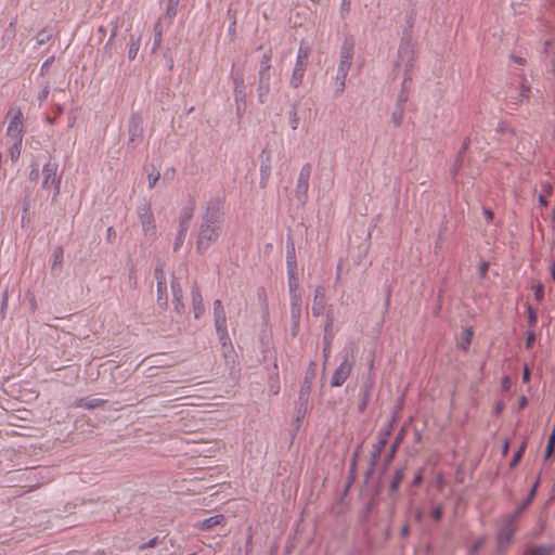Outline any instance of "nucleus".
Masks as SVG:
<instances>
[{
  "mask_svg": "<svg viewBox=\"0 0 555 555\" xmlns=\"http://www.w3.org/2000/svg\"><path fill=\"white\" fill-rule=\"evenodd\" d=\"M221 223L222 214L218 209L208 210L206 212L197 237V251H206L214 243L218 241Z\"/></svg>",
  "mask_w": 555,
  "mask_h": 555,
  "instance_id": "nucleus-1",
  "label": "nucleus"
},
{
  "mask_svg": "<svg viewBox=\"0 0 555 555\" xmlns=\"http://www.w3.org/2000/svg\"><path fill=\"white\" fill-rule=\"evenodd\" d=\"M353 48L354 44L351 40H345L339 52V63L337 67V76L336 79L338 82L337 92H341L345 88V80L348 75V72L351 67L352 57H353Z\"/></svg>",
  "mask_w": 555,
  "mask_h": 555,
  "instance_id": "nucleus-2",
  "label": "nucleus"
},
{
  "mask_svg": "<svg viewBox=\"0 0 555 555\" xmlns=\"http://www.w3.org/2000/svg\"><path fill=\"white\" fill-rule=\"evenodd\" d=\"M271 51H268L262 55L259 68V80H258V99L261 103H264L268 94L270 93L271 82Z\"/></svg>",
  "mask_w": 555,
  "mask_h": 555,
  "instance_id": "nucleus-3",
  "label": "nucleus"
},
{
  "mask_svg": "<svg viewBox=\"0 0 555 555\" xmlns=\"http://www.w3.org/2000/svg\"><path fill=\"white\" fill-rule=\"evenodd\" d=\"M311 49L308 46H300L297 52L296 63L289 79L292 88L297 89L301 86L310 56Z\"/></svg>",
  "mask_w": 555,
  "mask_h": 555,
  "instance_id": "nucleus-4",
  "label": "nucleus"
},
{
  "mask_svg": "<svg viewBox=\"0 0 555 555\" xmlns=\"http://www.w3.org/2000/svg\"><path fill=\"white\" fill-rule=\"evenodd\" d=\"M42 189L53 190V199H55L61 191V180L60 177H57V164L48 162L42 168Z\"/></svg>",
  "mask_w": 555,
  "mask_h": 555,
  "instance_id": "nucleus-5",
  "label": "nucleus"
},
{
  "mask_svg": "<svg viewBox=\"0 0 555 555\" xmlns=\"http://www.w3.org/2000/svg\"><path fill=\"white\" fill-rule=\"evenodd\" d=\"M7 135L9 137L10 141H23L24 122L23 113L20 108L11 109L9 112Z\"/></svg>",
  "mask_w": 555,
  "mask_h": 555,
  "instance_id": "nucleus-6",
  "label": "nucleus"
},
{
  "mask_svg": "<svg viewBox=\"0 0 555 555\" xmlns=\"http://www.w3.org/2000/svg\"><path fill=\"white\" fill-rule=\"evenodd\" d=\"M515 521L516 515L504 519L503 526L501 527L498 533V546L500 550L506 548L509 542L512 541L514 533L516 531Z\"/></svg>",
  "mask_w": 555,
  "mask_h": 555,
  "instance_id": "nucleus-7",
  "label": "nucleus"
},
{
  "mask_svg": "<svg viewBox=\"0 0 555 555\" xmlns=\"http://www.w3.org/2000/svg\"><path fill=\"white\" fill-rule=\"evenodd\" d=\"M351 370H352V362L349 359H345L338 365V367L335 370V372L332 376L331 385L333 387L341 386L349 377Z\"/></svg>",
  "mask_w": 555,
  "mask_h": 555,
  "instance_id": "nucleus-8",
  "label": "nucleus"
},
{
  "mask_svg": "<svg viewBox=\"0 0 555 555\" xmlns=\"http://www.w3.org/2000/svg\"><path fill=\"white\" fill-rule=\"evenodd\" d=\"M139 218H140V222H141L144 235H146V236L154 235L155 231H156V224H155V218H154L152 210L149 207H143L139 211Z\"/></svg>",
  "mask_w": 555,
  "mask_h": 555,
  "instance_id": "nucleus-9",
  "label": "nucleus"
},
{
  "mask_svg": "<svg viewBox=\"0 0 555 555\" xmlns=\"http://www.w3.org/2000/svg\"><path fill=\"white\" fill-rule=\"evenodd\" d=\"M310 166L305 165L298 176L297 179V185H296V193L301 194L304 197L307 196L308 190H309V178H310Z\"/></svg>",
  "mask_w": 555,
  "mask_h": 555,
  "instance_id": "nucleus-10",
  "label": "nucleus"
},
{
  "mask_svg": "<svg viewBox=\"0 0 555 555\" xmlns=\"http://www.w3.org/2000/svg\"><path fill=\"white\" fill-rule=\"evenodd\" d=\"M192 305L195 319H199L204 313V304L201 291L197 286L192 288Z\"/></svg>",
  "mask_w": 555,
  "mask_h": 555,
  "instance_id": "nucleus-11",
  "label": "nucleus"
},
{
  "mask_svg": "<svg viewBox=\"0 0 555 555\" xmlns=\"http://www.w3.org/2000/svg\"><path fill=\"white\" fill-rule=\"evenodd\" d=\"M224 516L221 515V514H218V515H214L209 518H206L204 520H201V521H197L194 527L197 529V530H209L218 525H221L224 522Z\"/></svg>",
  "mask_w": 555,
  "mask_h": 555,
  "instance_id": "nucleus-12",
  "label": "nucleus"
},
{
  "mask_svg": "<svg viewBox=\"0 0 555 555\" xmlns=\"http://www.w3.org/2000/svg\"><path fill=\"white\" fill-rule=\"evenodd\" d=\"M214 313H215V325L216 330H224V323H227L224 309L221 300L217 299L214 301Z\"/></svg>",
  "mask_w": 555,
  "mask_h": 555,
  "instance_id": "nucleus-13",
  "label": "nucleus"
},
{
  "mask_svg": "<svg viewBox=\"0 0 555 555\" xmlns=\"http://www.w3.org/2000/svg\"><path fill=\"white\" fill-rule=\"evenodd\" d=\"M287 268H288V285L291 293H294L298 287V279L296 276V260L295 257L287 256Z\"/></svg>",
  "mask_w": 555,
  "mask_h": 555,
  "instance_id": "nucleus-14",
  "label": "nucleus"
},
{
  "mask_svg": "<svg viewBox=\"0 0 555 555\" xmlns=\"http://www.w3.org/2000/svg\"><path fill=\"white\" fill-rule=\"evenodd\" d=\"M554 547L546 545H530L524 555H553Z\"/></svg>",
  "mask_w": 555,
  "mask_h": 555,
  "instance_id": "nucleus-15",
  "label": "nucleus"
},
{
  "mask_svg": "<svg viewBox=\"0 0 555 555\" xmlns=\"http://www.w3.org/2000/svg\"><path fill=\"white\" fill-rule=\"evenodd\" d=\"M192 217H193V209L188 208L184 211V215L181 219L180 231H179V241L183 240V237L185 235L186 228H188V222L191 220ZM180 244H181V242H177L175 248L177 249Z\"/></svg>",
  "mask_w": 555,
  "mask_h": 555,
  "instance_id": "nucleus-16",
  "label": "nucleus"
},
{
  "mask_svg": "<svg viewBox=\"0 0 555 555\" xmlns=\"http://www.w3.org/2000/svg\"><path fill=\"white\" fill-rule=\"evenodd\" d=\"M23 141H11L8 153L12 162H16L21 155Z\"/></svg>",
  "mask_w": 555,
  "mask_h": 555,
  "instance_id": "nucleus-17",
  "label": "nucleus"
},
{
  "mask_svg": "<svg viewBox=\"0 0 555 555\" xmlns=\"http://www.w3.org/2000/svg\"><path fill=\"white\" fill-rule=\"evenodd\" d=\"M171 289H172V295H173L175 309L177 311H180L183 308L182 291H181L180 286L175 283H172Z\"/></svg>",
  "mask_w": 555,
  "mask_h": 555,
  "instance_id": "nucleus-18",
  "label": "nucleus"
},
{
  "mask_svg": "<svg viewBox=\"0 0 555 555\" xmlns=\"http://www.w3.org/2000/svg\"><path fill=\"white\" fill-rule=\"evenodd\" d=\"M234 96L236 102H245L246 92L243 80H235Z\"/></svg>",
  "mask_w": 555,
  "mask_h": 555,
  "instance_id": "nucleus-19",
  "label": "nucleus"
},
{
  "mask_svg": "<svg viewBox=\"0 0 555 555\" xmlns=\"http://www.w3.org/2000/svg\"><path fill=\"white\" fill-rule=\"evenodd\" d=\"M271 175L270 164H262L260 166V186L266 188Z\"/></svg>",
  "mask_w": 555,
  "mask_h": 555,
  "instance_id": "nucleus-20",
  "label": "nucleus"
},
{
  "mask_svg": "<svg viewBox=\"0 0 555 555\" xmlns=\"http://www.w3.org/2000/svg\"><path fill=\"white\" fill-rule=\"evenodd\" d=\"M140 50V40L135 38H131L128 47V57L129 60H134Z\"/></svg>",
  "mask_w": 555,
  "mask_h": 555,
  "instance_id": "nucleus-21",
  "label": "nucleus"
},
{
  "mask_svg": "<svg viewBox=\"0 0 555 555\" xmlns=\"http://www.w3.org/2000/svg\"><path fill=\"white\" fill-rule=\"evenodd\" d=\"M63 262V249L61 247H57L53 251V259H52V267H61Z\"/></svg>",
  "mask_w": 555,
  "mask_h": 555,
  "instance_id": "nucleus-22",
  "label": "nucleus"
},
{
  "mask_svg": "<svg viewBox=\"0 0 555 555\" xmlns=\"http://www.w3.org/2000/svg\"><path fill=\"white\" fill-rule=\"evenodd\" d=\"M300 118L298 114L294 111L289 114L288 124L292 130H297L299 127Z\"/></svg>",
  "mask_w": 555,
  "mask_h": 555,
  "instance_id": "nucleus-23",
  "label": "nucleus"
},
{
  "mask_svg": "<svg viewBox=\"0 0 555 555\" xmlns=\"http://www.w3.org/2000/svg\"><path fill=\"white\" fill-rule=\"evenodd\" d=\"M141 133V129L139 127V124L138 122H132L129 127V134H130V140L131 141H134L135 137L140 135Z\"/></svg>",
  "mask_w": 555,
  "mask_h": 555,
  "instance_id": "nucleus-24",
  "label": "nucleus"
},
{
  "mask_svg": "<svg viewBox=\"0 0 555 555\" xmlns=\"http://www.w3.org/2000/svg\"><path fill=\"white\" fill-rule=\"evenodd\" d=\"M159 179H160L159 171H155V172L149 173V176H147L149 188L153 189L156 185V183L158 182Z\"/></svg>",
  "mask_w": 555,
  "mask_h": 555,
  "instance_id": "nucleus-25",
  "label": "nucleus"
},
{
  "mask_svg": "<svg viewBox=\"0 0 555 555\" xmlns=\"http://www.w3.org/2000/svg\"><path fill=\"white\" fill-rule=\"evenodd\" d=\"M104 403H105V400L94 398V399H91L88 402H86L85 406L88 409H94V408L103 405Z\"/></svg>",
  "mask_w": 555,
  "mask_h": 555,
  "instance_id": "nucleus-26",
  "label": "nucleus"
},
{
  "mask_svg": "<svg viewBox=\"0 0 555 555\" xmlns=\"http://www.w3.org/2000/svg\"><path fill=\"white\" fill-rule=\"evenodd\" d=\"M554 444H555V429L553 430V433L548 437V443H547V447H546V450H545L546 456H550L552 454L553 449H554Z\"/></svg>",
  "mask_w": 555,
  "mask_h": 555,
  "instance_id": "nucleus-27",
  "label": "nucleus"
},
{
  "mask_svg": "<svg viewBox=\"0 0 555 555\" xmlns=\"http://www.w3.org/2000/svg\"><path fill=\"white\" fill-rule=\"evenodd\" d=\"M216 331H217V334H218L219 339L222 343V345H225L227 341L229 340V335H228V331H227V323H224V330L223 331H221V330H216Z\"/></svg>",
  "mask_w": 555,
  "mask_h": 555,
  "instance_id": "nucleus-28",
  "label": "nucleus"
},
{
  "mask_svg": "<svg viewBox=\"0 0 555 555\" xmlns=\"http://www.w3.org/2000/svg\"><path fill=\"white\" fill-rule=\"evenodd\" d=\"M157 292H158V299H166V283L165 282H158L157 283Z\"/></svg>",
  "mask_w": 555,
  "mask_h": 555,
  "instance_id": "nucleus-29",
  "label": "nucleus"
},
{
  "mask_svg": "<svg viewBox=\"0 0 555 555\" xmlns=\"http://www.w3.org/2000/svg\"><path fill=\"white\" fill-rule=\"evenodd\" d=\"M49 39H50V35H49L47 31H40V33L37 35V43H38V44H43V43H46Z\"/></svg>",
  "mask_w": 555,
  "mask_h": 555,
  "instance_id": "nucleus-30",
  "label": "nucleus"
},
{
  "mask_svg": "<svg viewBox=\"0 0 555 555\" xmlns=\"http://www.w3.org/2000/svg\"><path fill=\"white\" fill-rule=\"evenodd\" d=\"M48 95H49V88L48 87H44L38 94V101H39V104L41 105L47 99H48Z\"/></svg>",
  "mask_w": 555,
  "mask_h": 555,
  "instance_id": "nucleus-31",
  "label": "nucleus"
},
{
  "mask_svg": "<svg viewBox=\"0 0 555 555\" xmlns=\"http://www.w3.org/2000/svg\"><path fill=\"white\" fill-rule=\"evenodd\" d=\"M541 186H542V193L541 194H545L546 196L552 195L553 186L548 182L541 183Z\"/></svg>",
  "mask_w": 555,
  "mask_h": 555,
  "instance_id": "nucleus-32",
  "label": "nucleus"
},
{
  "mask_svg": "<svg viewBox=\"0 0 555 555\" xmlns=\"http://www.w3.org/2000/svg\"><path fill=\"white\" fill-rule=\"evenodd\" d=\"M431 517L435 519V520H440V518L442 517V507L441 506H437L433 509L431 512Z\"/></svg>",
  "mask_w": 555,
  "mask_h": 555,
  "instance_id": "nucleus-33",
  "label": "nucleus"
},
{
  "mask_svg": "<svg viewBox=\"0 0 555 555\" xmlns=\"http://www.w3.org/2000/svg\"><path fill=\"white\" fill-rule=\"evenodd\" d=\"M38 176H39L38 165H33V168L29 172V179L31 181H36L38 179Z\"/></svg>",
  "mask_w": 555,
  "mask_h": 555,
  "instance_id": "nucleus-34",
  "label": "nucleus"
},
{
  "mask_svg": "<svg viewBox=\"0 0 555 555\" xmlns=\"http://www.w3.org/2000/svg\"><path fill=\"white\" fill-rule=\"evenodd\" d=\"M465 338H464V341H465V345L463 346L464 349L467 348V346L470 344V339H472V336H473V332L468 328L465 331Z\"/></svg>",
  "mask_w": 555,
  "mask_h": 555,
  "instance_id": "nucleus-35",
  "label": "nucleus"
},
{
  "mask_svg": "<svg viewBox=\"0 0 555 555\" xmlns=\"http://www.w3.org/2000/svg\"><path fill=\"white\" fill-rule=\"evenodd\" d=\"M488 269H489V264H488V262H481V263L479 264V272H480V275H481V276H485V275L487 274V272H488Z\"/></svg>",
  "mask_w": 555,
  "mask_h": 555,
  "instance_id": "nucleus-36",
  "label": "nucleus"
},
{
  "mask_svg": "<svg viewBox=\"0 0 555 555\" xmlns=\"http://www.w3.org/2000/svg\"><path fill=\"white\" fill-rule=\"evenodd\" d=\"M322 308H323V307H322V304H321V302H317V301H314V306L312 307V312H313V314H314V315L320 314V313H321V311H322Z\"/></svg>",
  "mask_w": 555,
  "mask_h": 555,
  "instance_id": "nucleus-37",
  "label": "nucleus"
},
{
  "mask_svg": "<svg viewBox=\"0 0 555 555\" xmlns=\"http://www.w3.org/2000/svg\"><path fill=\"white\" fill-rule=\"evenodd\" d=\"M547 196L545 194H540L539 197H538V201H539V204L542 206V207H546L548 205V202H547Z\"/></svg>",
  "mask_w": 555,
  "mask_h": 555,
  "instance_id": "nucleus-38",
  "label": "nucleus"
},
{
  "mask_svg": "<svg viewBox=\"0 0 555 555\" xmlns=\"http://www.w3.org/2000/svg\"><path fill=\"white\" fill-rule=\"evenodd\" d=\"M529 378H530V370L527 366H525L524 374H522L524 383H528Z\"/></svg>",
  "mask_w": 555,
  "mask_h": 555,
  "instance_id": "nucleus-39",
  "label": "nucleus"
},
{
  "mask_svg": "<svg viewBox=\"0 0 555 555\" xmlns=\"http://www.w3.org/2000/svg\"><path fill=\"white\" fill-rule=\"evenodd\" d=\"M485 543V539H480L479 541H477L474 546H473V550L472 552L475 553L477 552Z\"/></svg>",
  "mask_w": 555,
  "mask_h": 555,
  "instance_id": "nucleus-40",
  "label": "nucleus"
},
{
  "mask_svg": "<svg viewBox=\"0 0 555 555\" xmlns=\"http://www.w3.org/2000/svg\"><path fill=\"white\" fill-rule=\"evenodd\" d=\"M314 301L321 302L323 301V293L320 289L315 291Z\"/></svg>",
  "mask_w": 555,
  "mask_h": 555,
  "instance_id": "nucleus-41",
  "label": "nucleus"
},
{
  "mask_svg": "<svg viewBox=\"0 0 555 555\" xmlns=\"http://www.w3.org/2000/svg\"><path fill=\"white\" fill-rule=\"evenodd\" d=\"M156 541H157V539L154 538V539L150 540L147 543L143 544L141 546V548L153 547L156 545Z\"/></svg>",
  "mask_w": 555,
  "mask_h": 555,
  "instance_id": "nucleus-42",
  "label": "nucleus"
},
{
  "mask_svg": "<svg viewBox=\"0 0 555 555\" xmlns=\"http://www.w3.org/2000/svg\"><path fill=\"white\" fill-rule=\"evenodd\" d=\"M533 341H534V335L531 333V334H529V335H528V337H527L526 346H527L528 348H530V347H531V345L533 344Z\"/></svg>",
  "mask_w": 555,
  "mask_h": 555,
  "instance_id": "nucleus-43",
  "label": "nucleus"
},
{
  "mask_svg": "<svg viewBox=\"0 0 555 555\" xmlns=\"http://www.w3.org/2000/svg\"><path fill=\"white\" fill-rule=\"evenodd\" d=\"M483 214H485V216H486V218H487L488 220H492V218H493V214H492V211H491V210L486 209V210L483 211Z\"/></svg>",
  "mask_w": 555,
  "mask_h": 555,
  "instance_id": "nucleus-44",
  "label": "nucleus"
},
{
  "mask_svg": "<svg viewBox=\"0 0 555 555\" xmlns=\"http://www.w3.org/2000/svg\"><path fill=\"white\" fill-rule=\"evenodd\" d=\"M393 119L397 125H400L401 119H402V114L400 113L398 116H397V114H393Z\"/></svg>",
  "mask_w": 555,
  "mask_h": 555,
  "instance_id": "nucleus-45",
  "label": "nucleus"
},
{
  "mask_svg": "<svg viewBox=\"0 0 555 555\" xmlns=\"http://www.w3.org/2000/svg\"><path fill=\"white\" fill-rule=\"evenodd\" d=\"M421 481H422V475H421V474H418V475H416V476H415V478H414V483H415V485H418Z\"/></svg>",
  "mask_w": 555,
  "mask_h": 555,
  "instance_id": "nucleus-46",
  "label": "nucleus"
},
{
  "mask_svg": "<svg viewBox=\"0 0 555 555\" xmlns=\"http://www.w3.org/2000/svg\"><path fill=\"white\" fill-rule=\"evenodd\" d=\"M46 121H47V124L52 125V124H54L55 119L52 117H47Z\"/></svg>",
  "mask_w": 555,
  "mask_h": 555,
  "instance_id": "nucleus-47",
  "label": "nucleus"
},
{
  "mask_svg": "<svg viewBox=\"0 0 555 555\" xmlns=\"http://www.w3.org/2000/svg\"><path fill=\"white\" fill-rule=\"evenodd\" d=\"M408 533H409V528L406 526H404L402 528V535H408Z\"/></svg>",
  "mask_w": 555,
  "mask_h": 555,
  "instance_id": "nucleus-48",
  "label": "nucleus"
},
{
  "mask_svg": "<svg viewBox=\"0 0 555 555\" xmlns=\"http://www.w3.org/2000/svg\"><path fill=\"white\" fill-rule=\"evenodd\" d=\"M521 456V451H519L515 456H514V463L517 462Z\"/></svg>",
  "mask_w": 555,
  "mask_h": 555,
  "instance_id": "nucleus-49",
  "label": "nucleus"
},
{
  "mask_svg": "<svg viewBox=\"0 0 555 555\" xmlns=\"http://www.w3.org/2000/svg\"><path fill=\"white\" fill-rule=\"evenodd\" d=\"M495 411L496 413H501L502 411V405L501 404H498L496 408H495Z\"/></svg>",
  "mask_w": 555,
  "mask_h": 555,
  "instance_id": "nucleus-50",
  "label": "nucleus"
},
{
  "mask_svg": "<svg viewBox=\"0 0 555 555\" xmlns=\"http://www.w3.org/2000/svg\"><path fill=\"white\" fill-rule=\"evenodd\" d=\"M508 383H509L508 378H505V379H504V383H503L504 388H507V387H508Z\"/></svg>",
  "mask_w": 555,
  "mask_h": 555,
  "instance_id": "nucleus-51",
  "label": "nucleus"
},
{
  "mask_svg": "<svg viewBox=\"0 0 555 555\" xmlns=\"http://www.w3.org/2000/svg\"><path fill=\"white\" fill-rule=\"evenodd\" d=\"M397 446H398V440L396 441V443H395V444H393V447H392V450H393V451L396 450Z\"/></svg>",
  "mask_w": 555,
  "mask_h": 555,
  "instance_id": "nucleus-52",
  "label": "nucleus"
},
{
  "mask_svg": "<svg viewBox=\"0 0 555 555\" xmlns=\"http://www.w3.org/2000/svg\"><path fill=\"white\" fill-rule=\"evenodd\" d=\"M526 404V398H522L521 405Z\"/></svg>",
  "mask_w": 555,
  "mask_h": 555,
  "instance_id": "nucleus-53",
  "label": "nucleus"
},
{
  "mask_svg": "<svg viewBox=\"0 0 555 555\" xmlns=\"http://www.w3.org/2000/svg\"><path fill=\"white\" fill-rule=\"evenodd\" d=\"M525 92H526V94H527V93L529 92V88H526V89H525Z\"/></svg>",
  "mask_w": 555,
  "mask_h": 555,
  "instance_id": "nucleus-54",
  "label": "nucleus"
},
{
  "mask_svg": "<svg viewBox=\"0 0 555 555\" xmlns=\"http://www.w3.org/2000/svg\"><path fill=\"white\" fill-rule=\"evenodd\" d=\"M553 276H554V279H555V266H554V270H553Z\"/></svg>",
  "mask_w": 555,
  "mask_h": 555,
  "instance_id": "nucleus-55",
  "label": "nucleus"
}]
</instances>
